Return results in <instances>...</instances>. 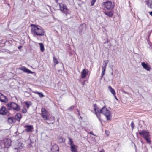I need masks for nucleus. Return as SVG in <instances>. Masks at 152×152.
Listing matches in <instances>:
<instances>
[{"label": "nucleus", "mask_w": 152, "mask_h": 152, "mask_svg": "<svg viewBox=\"0 0 152 152\" xmlns=\"http://www.w3.org/2000/svg\"><path fill=\"white\" fill-rule=\"evenodd\" d=\"M96 104H94V110L97 118L100 120V113L103 114L106 117L107 120H110L112 116L111 112L104 106L101 109L96 107Z\"/></svg>", "instance_id": "1"}, {"label": "nucleus", "mask_w": 152, "mask_h": 152, "mask_svg": "<svg viewBox=\"0 0 152 152\" xmlns=\"http://www.w3.org/2000/svg\"><path fill=\"white\" fill-rule=\"evenodd\" d=\"M31 26L34 27H32L31 31L32 34L34 35L39 36H43L44 35V31L43 28L40 26L31 24Z\"/></svg>", "instance_id": "2"}, {"label": "nucleus", "mask_w": 152, "mask_h": 152, "mask_svg": "<svg viewBox=\"0 0 152 152\" xmlns=\"http://www.w3.org/2000/svg\"><path fill=\"white\" fill-rule=\"evenodd\" d=\"M59 10L63 13L68 18H71V10L68 9L66 4L63 3H59Z\"/></svg>", "instance_id": "3"}, {"label": "nucleus", "mask_w": 152, "mask_h": 152, "mask_svg": "<svg viewBox=\"0 0 152 152\" xmlns=\"http://www.w3.org/2000/svg\"><path fill=\"white\" fill-rule=\"evenodd\" d=\"M102 7L104 10H110L113 9L115 6L114 2L107 1L102 3Z\"/></svg>", "instance_id": "4"}, {"label": "nucleus", "mask_w": 152, "mask_h": 152, "mask_svg": "<svg viewBox=\"0 0 152 152\" xmlns=\"http://www.w3.org/2000/svg\"><path fill=\"white\" fill-rule=\"evenodd\" d=\"M139 134L149 144L151 143L150 136L149 132L147 130H140L139 132Z\"/></svg>", "instance_id": "5"}, {"label": "nucleus", "mask_w": 152, "mask_h": 152, "mask_svg": "<svg viewBox=\"0 0 152 152\" xmlns=\"http://www.w3.org/2000/svg\"><path fill=\"white\" fill-rule=\"evenodd\" d=\"M6 106L8 110L12 109L17 111L20 109V106L18 104L14 102H9L6 104Z\"/></svg>", "instance_id": "6"}, {"label": "nucleus", "mask_w": 152, "mask_h": 152, "mask_svg": "<svg viewBox=\"0 0 152 152\" xmlns=\"http://www.w3.org/2000/svg\"><path fill=\"white\" fill-rule=\"evenodd\" d=\"M68 143L70 145V148L72 152H77L78 146L74 143L72 139L71 138H69V140L68 142Z\"/></svg>", "instance_id": "7"}, {"label": "nucleus", "mask_w": 152, "mask_h": 152, "mask_svg": "<svg viewBox=\"0 0 152 152\" xmlns=\"http://www.w3.org/2000/svg\"><path fill=\"white\" fill-rule=\"evenodd\" d=\"M42 115L44 119L46 120L48 119L47 113L45 108H42L41 110Z\"/></svg>", "instance_id": "8"}, {"label": "nucleus", "mask_w": 152, "mask_h": 152, "mask_svg": "<svg viewBox=\"0 0 152 152\" xmlns=\"http://www.w3.org/2000/svg\"><path fill=\"white\" fill-rule=\"evenodd\" d=\"M4 143L5 147L8 148L11 145V141L10 139L6 138L4 140Z\"/></svg>", "instance_id": "9"}, {"label": "nucleus", "mask_w": 152, "mask_h": 152, "mask_svg": "<svg viewBox=\"0 0 152 152\" xmlns=\"http://www.w3.org/2000/svg\"><path fill=\"white\" fill-rule=\"evenodd\" d=\"M0 101L2 102L7 103L8 100L6 96L0 93Z\"/></svg>", "instance_id": "10"}, {"label": "nucleus", "mask_w": 152, "mask_h": 152, "mask_svg": "<svg viewBox=\"0 0 152 152\" xmlns=\"http://www.w3.org/2000/svg\"><path fill=\"white\" fill-rule=\"evenodd\" d=\"M88 72V71L86 69H83L82 70L81 73V77L82 78L84 79L85 78Z\"/></svg>", "instance_id": "11"}, {"label": "nucleus", "mask_w": 152, "mask_h": 152, "mask_svg": "<svg viewBox=\"0 0 152 152\" xmlns=\"http://www.w3.org/2000/svg\"><path fill=\"white\" fill-rule=\"evenodd\" d=\"M19 69L27 73H32V72L24 67H22L20 68H19Z\"/></svg>", "instance_id": "12"}, {"label": "nucleus", "mask_w": 152, "mask_h": 152, "mask_svg": "<svg viewBox=\"0 0 152 152\" xmlns=\"http://www.w3.org/2000/svg\"><path fill=\"white\" fill-rule=\"evenodd\" d=\"M141 65L143 68L147 71H149L150 69V67L145 62H143L141 63Z\"/></svg>", "instance_id": "13"}, {"label": "nucleus", "mask_w": 152, "mask_h": 152, "mask_svg": "<svg viewBox=\"0 0 152 152\" xmlns=\"http://www.w3.org/2000/svg\"><path fill=\"white\" fill-rule=\"evenodd\" d=\"M7 111L6 108L4 106H2L1 109L0 110V114L4 115L7 113Z\"/></svg>", "instance_id": "14"}, {"label": "nucleus", "mask_w": 152, "mask_h": 152, "mask_svg": "<svg viewBox=\"0 0 152 152\" xmlns=\"http://www.w3.org/2000/svg\"><path fill=\"white\" fill-rule=\"evenodd\" d=\"M25 128H27L25 129V131L28 132H30L33 129V128L32 125H26L25 126Z\"/></svg>", "instance_id": "15"}, {"label": "nucleus", "mask_w": 152, "mask_h": 152, "mask_svg": "<svg viewBox=\"0 0 152 152\" xmlns=\"http://www.w3.org/2000/svg\"><path fill=\"white\" fill-rule=\"evenodd\" d=\"M104 14L109 17H112L113 15V12L112 11H105L104 12Z\"/></svg>", "instance_id": "16"}, {"label": "nucleus", "mask_w": 152, "mask_h": 152, "mask_svg": "<svg viewBox=\"0 0 152 152\" xmlns=\"http://www.w3.org/2000/svg\"><path fill=\"white\" fill-rule=\"evenodd\" d=\"M108 62V60H105L103 61L102 66V70L105 71V69Z\"/></svg>", "instance_id": "17"}, {"label": "nucleus", "mask_w": 152, "mask_h": 152, "mask_svg": "<svg viewBox=\"0 0 152 152\" xmlns=\"http://www.w3.org/2000/svg\"><path fill=\"white\" fill-rule=\"evenodd\" d=\"M51 152H59V149H58V146L55 145L52 147L51 149Z\"/></svg>", "instance_id": "18"}, {"label": "nucleus", "mask_w": 152, "mask_h": 152, "mask_svg": "<svg viewBox=\"0 0 152 152\" xmlns=\"http://www.w3.org/2000/svg\"><path fill=\"white\" fill-rule=\"evenodd\" d=\"M15 118L12 117H10L8 118V121L9 124H12L15 122Z\"/></svg>", "instance_id": "19"}, {"label": "nucleus", "mask_w": 152, "mask_h": 152, "mask_svg": "<svg viewBox=\"0 0 152 152\" xmlns=\"http://www.w3.org/2000/svg\"><path fill=\"white\" fill-rule=\"evenodd\" d=\"M21 115L20 113H18L15 115V120H16L17 121H20L21 118Z\"/></svg>", "instance_id": "20"}, {"label": "nucleus", "mask_w": 152, "mask_h": 152, "mask_svg": "<svg viewBox=\"0 0 152 152\" xmlns=\"http://www.w3.org/2000/svg\"><path fill=\"white\" fill-rule=\"evenodd\" d=\"M108 89L113 95H115V91L112 88L111 86H108Z\"/></svg>", "instance_id": "21"}, {"label": "nucleus", "mask_w": 152, "mask_h": 152, "mask_svg": "<svg viewBox=\"0 0 152 152\" xmlns=\"http://www.w3.org/2000/svg\"><path fill=\"white\" fill-rule=\"evenodd\" d=\"M147 4L148 7L152 8V0H148L147 2Z\"/></svg>", "instance_id": "22"}, {"label": "nucleus", "mask_w": 152, "mask_h": 152, "mask_svg": "<svg viewBox=\"0 0 152 152\" xmlns=\"http://www.w3.org/2000/svg\"><path fill=\"white\" fill-rule=\"evenodd\" d=\"M39 44L40 47L41 51L42 52H44V48L43 44L42 43H39Z\"/></svg>", "instance_id": "23"}, {"label": "nucleus", "mask_w": 152, "mask_h": 152, "mask_svg": "<svg viewBox=\"0 0 152 152\" xmlns=\"http://www.w3.org/2000/svg\"><path fill=\"white\" fill-rule=\"evenodd\" d=\"M34 93L37 94L39 96L41 97H42L44 96L43 95V94H42V93L41 92H39L37 91H35L34 92Z\"/></svg>", "instance_id": "24"}, {"label": "nucleus", "mask_w": 152, "mask_h": 152, "mask_svg": "<svg viewBox=\"0 0 152 152\" xmlns=\"http://www.w3.org/2000/svg\"><path fill=\"white\" fill-rule=\"evenodd\" d=\"M25 106L27 108H29V106L31 105L30 102H25Z\"/></svg>", "instance_id": "25"}, {"label": "nucleus", "mask_w": 152, "mask_h": 152, "mask_svg": "<svg viewBox=\"0 0 152 152\" xmlns=\"http://www.w3.org/2000/svg\"><path fill=\"white\" fill-rule=\"evenodd\" d=\"M75 105H73L71 106L70 108H69L68 110H69L70 111H71L73 110V109L75 107H76Z\"/></svg>", "instance_id": "26"}, {"label": "nucleus", "mask_w": 152, "mask_h": 152, "mask_svg": "<svg viewBox=\"0 0 152 152\" xmlns=\"http://www.w3.org/2000/svg\"><path fill=\"white\" fill-rule=\"evenodd\" d=\"M53 61L56 64H58V62L57 59L55 57H53Z\"/></svg>", "instance_id": "27"}, {"label": "nucleus", "mask_w": 152, "mask_h": 152, "mask_svg": "<svg viewBox=\"0 0 152 152\" xmlns=\"http://www.w3.org/2000/svg\"><path fill=\"white\" fill-rule=\"evenodd\" d=\"M96 0H92L91 1V6H93L94 4V3L96 1Z\"/></svg>", "instance_id": "28"}, {"label": "nucleus", "mask_w": 152, "mask_h": 152, "mask_svg": "<svg viewBox=\"0 0 152 152\" xmlns=\"http://www.w3.org/2000/svg\"><path fill=\"white\" fill-rule=\"evenodd\" d=\"M22 112L23 113H25L27 112V110L25 108H23L22 110Z\"/></svg>", "instance_id": "29"}, {"label": "nucleus", "mask_w": 152, "mask_h": 152, "mask_svg": "<svg viewBox=\"0 0 152 152\" xmlns=\"http://www.w3.org/2000/svg\"><path fill=\"white\" fill-rule=\"evenodd\" d=\"M131 127L132 128V129H134V124L133 123V122H132V123H131Z\"/></svg>", "instance_id": "30"}, {"label": "nucleus", "mask_w": 152, "mask_h": 152, "mask_svg": "<svg viewBox=\"0 0 152 152\" xmlns=\"http://www.w3.org/2000/svg\"><path fill=\"white\" fill-rule=\"evenodd\" d=\"M105 71L102 70V72L101 74V76L102 77H103L105 73Z\"/></svg>", "instance_id": "31"}, {"label": "nucleus", "mask_w": 152, "mask_h": 152, "mask_svg": "<svg viewBox=\"0 0 152 152\" xmlns=\"http://www.w3.org/2000/svg\"><path fill=\"white\" fill-rule=\"evenodd\" d=\"M113 96H114V97L115 98V99L117 100H118V99L117 98V97H116V96H115V95H113Z\"/></svg>", "instance_id": "32"}, {"label": "nucleus", "mask_w": 152, "mask_h": 152, "mask_svg": "<svg viewBox=\"0 0 152 152\" xmlns=\"http://www.w3.org/2000/svg\"><path fill=\"white\" fill-rule=\"evenodd\" d=\"M77 112H78V115L79 116L80 115V111L79 110H77Z\"/></svg>", "instance_id": "33"}, {"label": "nucleus", "mask_w": 152, "mask_h": 152, "mask_svg": "<svg viewBox=\"0 0 152 152\" xmlns=\"http://www.w3.org/2000/svg\"><path fill=\"white\" fill-rule=\"evenodd\" d=\"M22 46H19L18 47V48L19 49H20L21 48H22Z\"/></svg>", "instance_id": "34"}, {"label": "nucleus", "mask_w": 152, "mask_h": 152, "mask_svg": "<svg viewBox=\"0 0 152 152\" xmlns=\"http://www.w3.org/2000/svg\"><path fill=\"white\" fill-rule=\"evenodd\" d=\"M90 134H91L93 135H94L93 134V132H90Z\"/></svg>", "instance_id": "35"}, {"label": "nucleus", "mask_w": 152, "mask_h": 152, "mask_svg": "<svg viewBox=\"0 0 152 152\" xmlns=\"http://www.w3.org/2000/svg\"><path fill=\"white\" fill-rule=\"evenodd\" d=\"M105 132L107 135H109V133L108 132V133L106 131H105Z\"/></svg>", "instance_id": "36"}, {"label": "nucleus", "mask_w": 152, "mask_h": 152, "mask_svg": "<svg viewBox=\"0 0 152 152\" xmlns=\"http://www.w3.org/2000/svg\"><path fill=\"white\" fill-rule=\"evenodd\" d=\"M149 14L151 15L152 16V11L150 12H149Z\"/></svg>", "instance_id": "37"}, {"label": "nucleus", "mask_w": 152, "mask_h": 152, "mask_svg": "<svg viewBox=\"0 0 152 152\" xmlns=\"http://www.w3.org/2000/svg\"><path fill=\"white\" fill-rule=\"evenodd\" d=\"M85 82H83V83H82V85L83 86H84V84H85Z\"/></svg>", "instance_id": "38"}, {"label": "nucleus", "mask_w": 152, "mask_h": 152, "mask_svg": "<svg viewBox=\"0 0 152 152\" xmlns=\"http://www.w3.org/2000/svg\"><path fill=\"white\" fill-rule=\"evenodd\" d=\"M123 92H124V93L125 94H128V93L127 92L125 91H124Z\"/></svg>", "instance_id": "39"}, {"label": "nucleus", "mask_w": 152, "mask_h": 152, "mask_svg": "<svg viewBox=\"0 0 152 152\" xmlns=\"http://www.w3.org/2000/svg\"><path fill=\"white\" fill-rule=\"evenodd\" d=\"M2 40H0V44H1L2 43Z\"/></svg>", "instance_id": "40"}, {"label": "nucleus", "mask_w": 152, "mask_h": 152, "mask_svg": "<svg viewBox=\"0 0 152 152\" xmlns=\"http://www.w3.org/2000/svg\"><path fill=\"white\" fill-rule=\"evenodd\" d=\"M20 148H15V149L18 150V149H20Z\"/></svg>", "instance_id": "41"}, {"label": "nucleus", "mask_w": 152, "mask_h": 152, "mask_svg": "<svg viewBox=\"0 0 152 152\" xmlns=\"http://www.w3.org/2000/svg\"><path fill=\"white\" fill-rule=\"evenodd\" d=\"M18 144H19V145H21V143H19Z\"/></svg>", "instance_id": "42"}, {"label": "nucleus", "mask_w": 152, "mask_h": 152, "mask_svg": "<svg viewBox=\"0 0 152 152\" xmlns=\"http://www.w3.org/2000/svg\"><path fill=\"white\" fill-rule=\"evenodd\" d=\"M100 152H103L102 151H101Z\"/></svg>", "instance_id": "43"}, {"label": "nucleus", "mask_w": 152, "mask_h": 152, "mask_svg": "<svg viewBox=\"0 0 152 152\" xmlns=\"http://www.w3.org/2000/svg\"><path fill=\"white\" fill-rule=\"evenodd\" d=\"M81 26H80V28H81Z\"/></svg>", "instance_id": "44"}]
</instances>
